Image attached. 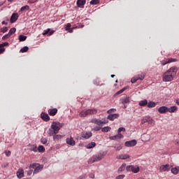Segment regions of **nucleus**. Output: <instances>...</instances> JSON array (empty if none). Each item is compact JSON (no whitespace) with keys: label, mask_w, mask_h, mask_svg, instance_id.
Wrapping results in <instances>:
<instances>
[{"label":"nucleus","mask_w":179,"mask_h":179,"mask_svg":"<svg viewBox=\"0 0 179 179\" xmlns=\"http://www.w3.org/2000/svg\"><path fill=\"white\" fill-rule=\"evenodd\" d=\"M10 36L11 35H10V34H7L2 37V40H8V38H9V37H10Z\"/></svg>","instance_id":"a18cd8bd"},{"label":"nucleus","mask_w":179,"mask_h":179,"mask_svg":"<svg viewBox=\"0 0 179 179\" xmlns=\"http://www.w3.org/2000/svg\"><path fill=\"white\" fill-rule=\"evenodd\" d=\"M86 5V0H78L77 1V6L78 8H83Z\"/></svg>","instance_id":"f3484780"},{"label":"nucleus","mask_w":179,"mask_h":179,"mask_svg":"<svg viewBox=\"0 0 179 179\" xmlns=\"http://www.w3.org/2000/svg\"><path fill=\"white\" fill-rule=\"evenodd\" d=\"M118 117H120V114L115 113V114H110L109 115H108L107 118L110 121H114V120H117V118H118Z\"/></svg>","instance_id":"ddd939ff"},{"label":"nucleus","mask_w":179,"mask_h":179,"mask_svg":"<svg viewBox=\"0 0 179 179\" xmlns=\"http://www.w3.org/2000/svg\"><path fill=\"white\" fill-rule=\"evenodd\" d=\"M104 156H106V152H104L95 155L88 160V164H93L95 162H100V160H102L104 158Z\"/></svg>","instance_id":"f03ea898"},{"label":"nucleus","mask_w":179,"mask_h":179,"mask_svg":"<svg viewBox=\"0 0 179 179\" xmlns=\"http://www.w3.org/2000/svg\"><path fill=\"white\" fill-rule=\"evenodd\" d=\"M17 178H23L24 177V171L23 169H20L17 171Z\"/></svg>","instance_id":"6ab92c4d"},{"label":"nucleus","mask_w":179,"mask_h":179,"mask_svg":"<svg viewBox=\"0 0 179 179\" xmlns=\"http://www.w3.org/2000/svg\"><path fill=\"white\" fill-rule=\"evenodd\" d=\"M18 18L19 15L17 13H13L10 19V23H15V22H16V20H17Z\"/></svg>","instance_id":"4468645a"},{"label":"nucleus","mask_w":179,"mask_h":179,"mask_svg":"<svg viewBox=\"0 0 179 179\" xmlns=\"http://www.w3.org/2000/svg\"><path fill=\"white\" fill-rule=\"evenodd\" d=\"M66 142L67 145H70V146H75L76 145V142L73 139V137H69L66 139Z\"/></svg>","instance_id":"9b49d317"},{"label":"nucleus","mask_w":179,"mask_h":179,"mask_svg":"<svg viewBox=\"0 0 179 179\" xmlns=\"http://www.w3.org/2000/svg\"><path fill=\"white\" fill-rule=\"evenodd\" d=\"M117 159L127 160V159H129V155H120L117 157Z\"/></svg>","instance_id":"5701e85b"},{"label":"nucleus","mask_w":179,"mask_h":179,"mask_svg":"<svg viewBox=\"0 0 179 179\" xmlns=\"http://www.w3.org/2000/svg\"><path fill=\"white\" fill-rule=\"evenodd\" d=\"M91 122L93 124H96V125H99V127L101 126L103 124H108V120L107 119H102L101 120L99 119H92Z\"/></svg>","instance_id":"0eeeda50"},{"label":"nucleus","mask_w":179,"mask_h":179,"mask_svg":"<svg viewBox=\"0 0 179 179\" xmlns=\"http://www.w3.org/2000/svg\"><path fill=\"white\" fill-rule=\"evenodd\" d=\"M26 38H27V36H26L24 35H20L18 36V40L20 41H26Z\"/></svg>","instance_id":"72a5a7b5"},{"label":"nucleus","mask_w":179,"mask_h":179,"mask_svg":"<svg viewBox=\"0 0 179 179\" xmlns=\"http://www.w3.org/2000/svg\"><path fill=\"white\" fill-rule=\"evenodd\" d=\"M148 108H153V107H156V103L154 101H149L148 103Z\"/></svg>","instance_id":"c85d7f7f"},{"label":"nucleus","mask_w":179,"mask_h":179,"mask_svg":"<svg viewBox=\"0 0 179 179\" xmlns=\"http://www.w3.org/2000/svg\"><path fill=\"white\" fill-rule=\"evenodd\" d=\"M158 113H159V114H166V113H169V108L166 106H161L158 108Z\"/></svg>","instance_id":"f8f14e48"},{"label":"nucleus","mask_w":179,"mask_h":179,"mask_svg":"<svg viewBox=\"0 0 179 179\" xmlns=\"http://www.w3.org/2000/svg\"><path fill=\"white\" fill-rule=\"evenodd\" d=\"M124 138V136H122V134L117 133V135L115 136H113L110 137V139H111L112 141H117L118 139H121Z\"/></svg>","instance_id":"2eb2a0df"},{"label":"nucleus","mask_w":179,"mask_h":179,"mask_svg":"<svg viewBox=\"0 0 179 179\" xmlns=\"http://www.w3.org/2000/svg\"><path fill=\"white\" fill-rule=\"evenodd\" d=\"M110 76H111V78H114V76H115V75L113 74Z\"/></svg>","instance_id":"774afa93"},{"label":"nucleus","mask_w":179,"mask_h":179,"mask_svg":"<svg viewBox=\"0 0 179 179\" xmlns=\"http://www.w3.org/2000/svg\"><path fill=\"white\" fill-rule=\"evenodd\" d=\"M176 104H178V106H179V99H177V100L176 101Z\"/></svg>","instance_id":"0e129e2a"},{"label":"nucleus","mask_w":179,"mask_h":179,"mask_svg":"<svg viewBox=\"0 0 179 179\" xmlns=\"http://www.w3.org/2000/svg\"><path fill=\"white\" fill-rule=\"evenodd\" d=\"M87 178V175L86 173H83V175L78 177V179H86Z\"/></svg>","instance_id":"c03bdc74"},{"label":"nucleus","mask_w":179,"mask_h":179,"mask_svg":"<svg viewBox=\"0 0 179 179\" xmlns=\"http://www.w3.org/2000/svg\"><path fill=\"white\" fill-rule=\"evenodd\" d=\"M5 51V48H0V54H2Z\"/></svg>","instance_id":"680f3d73"},{"label":"nucleus","mask_w":179,"mask_h":179,"mask_svg":"<svg viewBox=\"0 0 179 179\" xmlns=\"http://www.w3.org/2000/svg\"><path fill=\"white\" fill-rule=\"evenodd\" d=\"M99 0H92L90 3V5H97L99 3Z\"/></svg>","instance_id":"a19ab883"},{"label":"nucleus","mask_w":179,"mask_h":179,"mask_svg":"<svg viewBox=\"0 0 179 179\" xmlns=\"http://www.w3.org/2000/svg\"><path fill=\"white\" fill-rule=\"evenodd\" d=\"M125 177V175H119L118 176L116 177V179H124Z\"/></svg>","instance_id":"5fc2aeb1"},{"label":"nucleus","mask_w":179,"mask_h":179,"mask_svg":"<svg viewBox=\"0 0 179 179\" xmlns=\"http://www.w3.org/2000/svg\"><path fill=\"white\" fill-rule=\"evenodd\" d=\"M29 169H33V175L38 174L40 171H42L43 169H44V165H41L40 164L34 163L29 166Z\"/></svg>","instance_id":"7ed1b4c3"},{"label":"nucleus","mask_w":179,"mask_h":179,"mask_svg":"<svg viewBox=\"0 0 179 179\" xmlns=\"http://www.w3.org/2000/svg\"><path fill=\"white\" fill-rule=\"evenodd\" d=\"M171 173H173V174H178V173H179V166L172 168L171 169Z\"/></svg>","instance_id":"7c9ffc66"},{"label":"nucleus","mask_w":179,"mask_h":179,"mask_svg":"<svg viewBox=\"0 0 179 179\" xmlns=\"http://www.w3.org/2000/svg\"><path fill=\"white\" fill-rule=\"evenodd\" d=\"M7 45H9V43L6 42L0 44V48H3V47H6Z\"/></svg>","instance_id":"37998d69"},{"label":"nucleus","mask_w":179,"mask_h":179,"mask_svg":"<svg viewBox=\"0 0 179 179\" xmlns=\"http://www.w3.org/2000/svg\"><path fill=\"white\" fill-rule=\"evenodd\" d=\"M27 51H29V47L24 46L20 50V52H27Z\"/></svg>","instance_id":"ea45409f"},{"label":"nucleus","mask_w":179,"mask_h":179,"mask_svg":"<svg viewBox=\"0 0 179 179\" xmlns=\"http://www.w3.org/2000/svg\"><path fill=\"white\" fill-rule=\"evenodd\" d=\"M48 134L49 136H54V135H55L58 133H55V131L50 128V129H49Z\"/></svg>","instance_id":"cd10ccee"},{"label":"nucleus","mask_w":179,"mask_h":179,"mask_svg":"<svg viewBox=\"0 0 179 179\" xmlns=\"http://www.w3.org/2000/svg\"><path fill=\"white\" fill-rule=\"evenodd\" d=\"M117 111V109L115 108H111L107 111L108 114H111V113H115Z\"/></svg>","instance_id":"49530a36"},{"label":"nucleus","mask_w":179,"mask_h":179,"mask_svg":"<svg viewBox=\"0 0 179 179\" xmlns=\"http://www.w3.org/2000/svg\"><path fill=\"white\" fill-rule=\"evenodd\" d=\"M96 147V143L95 142H91L90 143H88L85 148L87 149H93V148H95Z\"/></svg>","instance_id":"b1692460"},{"label":"nucleus","mask_w":179,"mask_h":179,"mask_svg":"<svg viewBox=\"0 0 179 179\" xmlns=\"http://www.w3.org/2000/svg\"><path fill=\"white\" fill-rule=\"evenodd\" d=\"M126 170L136 173L139 172V167L138 166L129 165L126 167Z\"/></svg>","instance_id":"6e6552de"},{"label":"nucleus","mask_w":179,"mask_h":179,"mask_svg":"<svg viewBox=\"0 0 179 179\" xmlns=\"http://www.w3.org/2000/svg\"><path fill=\"white\" fill-rule=\"evenodd\" d=\"M122 131H125V128H124V127H120V128L118 129V130H117V134H121V132H122Z\"/></svg>","instance_id":"8fccbe9b"},{"label":"nucleus","mask_w":179,"mask_h":179,"mask_svg":"<svg viewBox=\"0 0 179 179\" xmlns=\"http://www.w3.org/2000/svg\"><path fill=\"white\" fill-rule=\"evenodd\" d=\"M2 24H8V22H6L5 21H2Z\"/></svg>","instance_id":"69168bd1"},{"label":"nucleus","mask_w":179,"mask_h":179,"mask_svg":"<svg viewBox=\"0 0 179 179\" xmlns=\"http://www.w3.org/2000/svg\"><path fill=\"white\" fill-rule=\"evenodd\" d=\"M83 27H85V25L81 24V25H78V26L75 27L74 29H82Z\"/></svg>","instance_id":"6e6d98bb"},{"label":"nucleus","mask_w":179,"mask_h":179,"mask_svg":"<svg viewBox=\"0 0 179 179\" xmlns=\"http://www.w3.org/2000/svg\"><path fill=\"white\" fill-rule=\"evenodd\" d=\"M29 150H31L32 152H38L37 145H30Z\"/></svg>","instance_id":"2f4dec72"},{"label":"nucleus","mask_w":179,"mask_h":179,"mask_svg":"<svg viewBox=\"0 0 179 179\" xmlns=\"http://www.w3.org/2000/svg\"><path fill=\"white\" fill-rule=\"evenodd\" d=\"M177 61L176 59H169L168 61L166 63H163L162 65H166V64H171V62H176Z\"/></svg>","instance_id":"e433bc0d"},{"label":"nucleus","mask_w":179,"mask_h":179,"mask_svg":"<svg viewBox=\"0 0 179 179\" xmlns=\"http://www.w3.org/2000/svg\"><path fill=\"white\" fill-rule=\"evenodd\" d=\"M1 33H6L8 31V27H4L1 29Z\"/></svg>","instance_id":"09e8293b"},{"label":"nucleus","mask_w":179,"mask_h":179,"mask_svg":"<svg viewBox=\"0 0 179 179\" xmlns=\"http://www.w3.org/2000/svg\"><path fill=\"white\" fill-rule=\"evenodd\" d=\"M41 143H43V145H45V143L48 142V140L47 139V138H43L41 139Z\"/></svg>","instance_id":"79ce46f5"},{"label":"nucleus","mask_w":179,"mask_h":179,"mask_svg":"<svg viewBox=\"0 0 179 179\" xmlns=\"http://www.w3.org/2000/svg\"><path fill=\"white\" fill-rule=\"evenodd\" d=\"M122 90H123V92H125V90H127V88H122Z\"/></svg>","instance_id":"338daca9"},{"label":"nucleus","mask_w":179,"mask_h":179,"mask_svg":"<svg viewBox=\"0 0 179 179\" xmlns=\"http://www.w3.org/2000/svg\"><path fill=\"white\" fill-rule=\"evenodd\" d=\"M71 23H68L65 27V30L67 31V30H69V29H71Z\"/></svg>","instance_id":"864d4df0"},{"label":"nucleus","mask_w":179,"mask_h":179,"mask_svg":"<svg viewBox=\"0 0 179 179\" xmlns=\"http://www.w3.org/2000/svg\"><path fill=\"white\" fill-rule=\"evenodd\" d=\"M177 66H172L169 70H167L162 76L163 82H171L173 79H174V76H176L177 73Z\"/></svg>","instance_id":"f257e3e1"},{"label":"nucleus","mask_w":179,"mask_h":179,"mask_svg":"<svg viewBox=\"0 0 179 179\" xmlns=\"http://www.w3.org/2000/svg\"><path fill=\"white\" fill-rule=\"evenodd\" d=\"M160 171H169L170 170V165L169 164H165L162 165L159 168Z\"/></svg>","instance_id":"dca6fc26"},{"label":"nucleus","mask_w":179,"mask_h":179,"mask_svg":"<svg viewBox=\"0 0 179 179\" xmlns=\"http://www.w3.org/2000/svg\"><path fill=\"white\" fill-rule=\"evenodd\" d=\"M138 80V77L134 76L131 78V83H135Z\"/></svg>","instance_id":"de8ad7c7"},{"label":"nucleus","mask_w":179,"mask_h":179,"mask_svg":"<svg viewBox=\"0 0 179 179\" xmlns=\"http://www.w3.org/2000/svg\"><path fill=\"white\" fill-rule=\"evenodd\" d=\"M92 132L91 131H87L85 133L82 134V137L85 139H89V138H92Z\"/></svg>","instance_id":"a211bd4d"},{"label":"nucleus","mask_w":179,"mask_h":179,"mask_svg":"<svg viewBox=\"0 0 179 179\" xmlns=\"http://www.w3.org/2000/svg\"><path fill=\"white\" fill-rule=\"evenodd\" d=\"M145 73H143L141 74H139L138 76H136L138 80H143L145 79Z\"/></svg>","instance_id":"c756f323"},{"label":"nucleus","mask_w":179,"mask_h":179,"mask_svg":"<svg viewBox=\"0 0 179 179\" xmlns=\"http://www.w3.org/2000/svg\"><path fill=\"white\" fill-rule=\"evenodd\" d=\"M31 174H33V170L30 169V170L27 172V176H31Z\"/></svg>","instance_id":"052dcab7"},{"label":"nucleus","mask_w":179,"mask_h":179,"mask_svg":"<svg viewBox=\"0 0 179 179\" xmlns=\"http://www.w3.org/2000/svg\"><path fill=\"white\" fill-rule=\"evenodd\" d=\"M129 103V96H124L120 99V103L123 104V108H127L126 104Z\"/></svg>","instance_id":"1a4fd4ad"},{"label":"nucleus","mask_w":179,"mask_h":179,"mask_svg":"<svg viewBox=\"0 0 179 179\" xmlns=\"http://www.w3.org/2000/svg\"><path fill=\"white\" fill-rule=\"evenodd\" d=\"M101 129V127L100 126H96L92 129V131H100Z\"/></svg>","instance_id":"3c124183"},{"label":"nucleus","mask_w":179,"mask_h":179,"mask_svg":"<svg viewBox=\"0 0 179 179\" xmlns=\"http://www.w3.org/2000/svg\"><path fill=\"white\" fill-rule=\"evenodd\" d=\"M38 152H39V153H44V152H45V148L43 145H39L38 148Z\"/></svg>","instance_id":"473e14b6"},{"label":"nucleus","mask_w":179,"mask_h":179,"mask_svg":"<svg viewBox=\"0 0 179 179\" xmlns=\"http://www.w3.org/2000/svg\"><path fill=\"white\" fill-rule=\"evenodd\" d=\"M51 129L55 131V133L59 132V129L62 128V124L59 122H53L50 127Z\"/></svg>","instance_id":"39448f33"},{"label":"nucleus","mask_w":179,"mask_h":179,"mask_svg":"<svg viewBox=\"0 0 179 179\" xmlns=\"http://www.w3.org/2000/svg\"><path fill=\"white\" fill-rule=\"evenodd\" d=\"M41 117L42 120H43L44 121H46V122L50 121V116L47 113H42L41 114Z\"/></svg>","instance_id":"412c9836"},{"label":"nucleus","mask_w":179,"mask_h":179,"mask_svg":"<svg viewBox=\"0 0 179 179\" xmlns=\"http://www.w3.org/2000/svg\"><path fill=\"white\" fill-rule=\"evenodd\" d=\"M139 106L141 107H145V106H148V100L144 99L139 101Z\"/></svg>","instance_id":"bb28decb"},{"label":"nucleus","mask_w":179,"mask_h":179,"mask_svg":"<svg viewBox=\"0 0 179 179\" xmlns=\"http://www.w3.org/2000/svg\"><path fill=\"white\" fill-rule=\"evenodd\" d=\"M29 9H30L29 6H24L20 8V12H24V10H29Z\"/></svg>","instance_id":"58836bf2"},{"label":"nucleus","mask_w":179,"mask_h":179,"mask_svg":"<svg viewBox=\"0 0 179 179\" xmlns=\"http://www.w3.org/2000/svg\"><path fill=\"white\" fill-rule=\"evenodd\" d=\"M123 92V90H120L117 92L115 93V96H118V94H121Z\"/></svg>","instance_id":"13d9d810"},{"label":"nucleus","mask_w":179,"mask_h":179,"mask_svg":"<svg viewBox=\"0 0 179 179\" xmlns=\"http://www.w3.org/2000/svg\"><path fill=\"white\" fill-rule=\"evenodd\" d=\"M45 34H48V36H52V34H54V31H51V29L48 28L43 33V36H45Z\"/></svg>","instance_id":"4be33fe9"},{"label":"nucleus","mask_w":179,"mask_h":179,"mask_svg":"<svg viewBox=\"0 0 179 179\" xmlns=\"http://www.w3.org/2000/svg\"><path fill=\"white\" fill-rule=\"evenodd\" d=\"M97 114L96 109H88L87 110H83L80 113V117H87V115H93Z\"/></svg>","instance_id":"20e7f679"},{"label":"nucleus","mask_w":179,"mask_h":179,"mask_svg":"<svg viewBox=\"0 0 179 179\" xmlns=\"http://www.w3.org/2000/svg\"><path fill=\"white\" fill-rule=\"evenodd\" d=\"M14 33H16V28L13 27L9 30L8 34L12 36V34H14Z\"/></svg>","instance_id":"4c0bfd02"},{"label":"nucleus","mask_w":179,"mask_h":179,"mask_svg":"<svg viewBox=\"0 0 179 179\" xmlns=\"http://www.w3.org/2000/svg\"><path fill=\"white\" fill-rule=\"evenodd\" d=\"M90 178H94V173L90 174Z\"/></svg>","instance_id":"e2e57ef3"},{"label":"nucleus","mask_w":179,"mask_h":179,"mask_svg":"<svg viewBox=\"0 0 179 179\" xmlns=\"http://www.w3.org/2000/svg\"><path fill=\"white\" fill-rule=\"evenodd\" d=\"M125 169H127V164H122V166L118 169L117 172L119 173H122Z\"/></svg>","instance_id":"393cba45"},{"label":"nucleus","mask_w":179,"mask_h":179,"mask_svg":"<svg viewBox=\"0 0 179 179\" xmlns=\"http://www.w3.org/2000/svg\"><path fill=\"white\" fill-rule=\"evenodd\" d=\"M177 108V106H171L170 108H168V113H176Z\"/></svg>","instance_id":"a878e982"},{"label":"nucleus","mask_w":179,"mask_h":179,"mask_svg":"<svg viewBox=\"0 0 179 179\" xmlns=\"http://www.w3.org/2000/svg\"><path fill=\"white\" fill-rule=\"evenodd\" d=\"M57 113H58V109H57V108H52V109L48 110V114H49V115H51L52 117H54V115H55V114H57Z\"/></svg>","instance_id":"aec40b11"},{"label":"nucleus","mask_w":179,"mask_h":179,"mask_svg":"<svg viewBox=\"0 0 179 179\" xmlns=\"http://www.w3.org/2000/svg\"><path fill=\"white\" fill-rule=\"evenodd\" d=\"M148 122L150 125H155V120L150 116H145L141 120V124Z\"/></svg>","instance_id":"423d86ee"},{"label":"nucleus","mask_w":179,"mask_h":179,"mask_svg":"<svg viewBox=\"0 0 179 179\" xmlns=\"http://www.w3.org/2000/svg\"><path fill=\"white\" fill-rule=\"evenodd\" d=\"M62 138V135L59 134H55L53 136V141H59Z\"/></svg>","instance_id":"f704fd0d"},{"label":"nucleus","mask_w":179,"mask_h":179,"mask_svg":"<svg viewBox=\"0 0 179 179\" xmlns=\"http://www.w3.org/2000/svg\"><path fill=\"white\" fill-rule=\"evenodd\" d=\"M73 29H76L75 27L69 28L66 31L69 33H73Z\"/></svg>","instance_id":"4d7b16f0"},{"label":"nucleus","mask_w":179,"mask_h":179,"mask_svg":"<svg viewBox=\"0 0 179 179\" xmlns=\"http://www.w3.org/2000/svg\"><path fill=\"white\" fill-rule=\"evenodd\" d=\"M102 132H109V131H111V127H105L101 128Z\"/></svg>","instance_id":"c9c22d12"},{"label":"nucleus","mask_w":179,"mask_h":179,"mask_svg":"<svg viewBox=\"0 0 179 179\" xmlns=\"http://www.w3.org/2000/svg\"><path fill=\"white\" fill-rule=\"evenodd\" d=\"M115 149H116V150H121V149H122V146H121V145H116L115 146Z\"/></svg>","instance_id":"603ef678"},{"label":"nucleus","mask_w":179,"mask_h":179,"mask_svg":"<svg viewBox=\"0 0 179 179\" xmlns=\"http://www.w3.org/2000/svg\"><path fill=\"white\" fill-rule=\"evenodd\" d=\"M5 153L7 157H9V156H10V151H6Z\"/></svg>","instance_id":"bf43d9fd"},{"label":"nucleus","mask_w":179,"mask_h":179,"mask_svg":"<svg viewBox=\"0 0 179 179\" xmlns=\"http://www.w3.org/2000/svg\"><path fill=\"white\" fill-rule=\"evenodd\" d=\"M124 145H125V146H127V148H132V146H136V140H131L129 141H126Z\"/></svg>","instance_id":"9d476101"}]
</instances>
